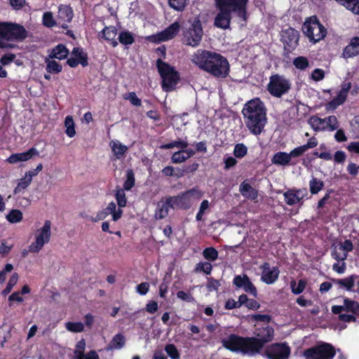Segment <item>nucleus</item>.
Instances as JSON below:
<instances>
[{
    "instance_id": "f257e3e1",
    "label": "nucleus",
    "mask_w": 359,
    "mask_h": 359,
    "mask_svg": "<svg viewBox=\"0 0 359 359\" xmlns=\"http://www.w3.org/2000/svg\"><path fill=\"white\" fill-rule=\"evenodd\" d=\"M273 335V329L267 326L257 333L259 338H244L231 334L226 339H223L222 344L226 348L230 351L254 355L259 352L265 343L272 341Z\"/></svg>"
},
{
    "instance_id": "f03ea898",
    "label": "nucleus",
    "mask_w": 359,
    "mask_h": 359,
    "mask_svg": "<svg viewBox=\"0 0 359 359\" xmlns=\"http://www.w3.org/2000/svg\"><path fill=\"white\" fill-rule=\"evenodd\" d=\"M191 60L198 68L216 78L224 79L229 75V62L219 53L198 50L191 55Z\"/></svg>"
},
{
    "instance_id": "7ed1b4c3",
    "label": "nucleus",
    "mask_w": 359,
    "mask_h": 359,
    "mask_svg": "<svg viewBox=\"0 0 359 359\" xmlns=\"http://www.w3.org/2000/svg\"><path fill=\"white\" fill-rule=\"evenodd\" d=\"M246 127L254 135L262 133L266 123V109L259 98L247 102L242 110Z\"/></svg>"
},
{
    "instance_id": "20e7f679",
    "label": "nucleus",
    "mask_w": 359,
    "mask_h": 359,
    "mask_svg": "<svg viewBox=\"0 0 359 359\" xmlns=\"http://www.w3.org/2000/svg\"><path fill=\"white\" fill-rule=\"evenodd\" d=\"M217 8L220 12L217 15L215 25L219 28L226 29L229 26L231 12H236L244 20L246 15V6L248 0L238 3L236 0H215Z\"/></svg>"
},
{
    "instance_id": "39448f33",
    "label": "nucleus",
    "mask_w": 359,
    "mask_h": 359,
    "mask_svg": "<svg viewBox=\"0 0 359 359\" xmlns=\"http://www.w3.org/2000/svg\"><path fill=\"white\" fill-rule=\"evenodd\" d=\"M27 37V31L21 25L9 22H0V48H11V40H22Z\"/></svg>"
},
{
    "instance_id": "423d86ee",
    "label": "nucleus",
    "mask_w": 359,
    "mask_h": 359,
    "mask_svg": "<svg viewBox=\"0 0 359 359\" xmlns=\"http://www.w3.org/2000/svg\"><path fill=\"white\" fill-rule=\"evenodd\" d=\"M51 237V222L46 220L34 232V241L28 246L29 252L39 253L45 245L49 243Z\"/></svg>"
},
{
    "instance_id": "0eeeda50",
    "label": "nucleus",
    "mask_w": 359,
    "mask_h": 359,
    "mask_svg": "<svg viewBox=\"0 0 359 359\" xmlns=\"http://www.w3.org/2000/svg\"><path fill=\"white\" fill-rule=\"evenodd\" d=\"M302 31L309 40L313 43L323 39L327 34L325 27L316 16H311L305 20Z\"/></svg>"
},
{
    "instance_id": "6e6552de",
    "label": "nucleus",
    "mask_w": 359,
    "mask_h": 359,
    "mask_svg": "<svg viewBox=\"0 0 359 359\" xmlns=\"http://www.w3.org/2000/svg\"><path fill=\"white\" fill-rule=\"evenodd\" d=\"M158 71L162 79V88L166 91L175 89L178 81L179 75L175 69L168 64L158 59L156 62Z\"/></svg>"
},
{
    "instance_id": "1a4fd4ad",
    "label": "nucleus",
    "mask_w": 359,
    "mask_h": 359,
    "mask_svg": "<svg viewBox=\"0 0 359 359\" xmlns=\"http://www.w3.org/2000/svg\"><path fill=\"white\" fill-rule=\"evenodd\" d=\"M203 35L201 21L196 18L191 22L190 27L184 31L183 41L187 46L196 47L200 44Z\"/></svg>"
},
{
    "instance_id": "9d476101",
    "label": "nucleus",
    "mask_w": 359,
    "mask_h": 359,
    "mask_svg": "<svg viewBox=\"0 0 359 359\" xmlns=\"http://www.w3.org/2000/svg\"><path fill=\"white\" fill-rule=\"evenodd\" d=\"M335 354L334 348L327 343L319 344L303 353L305 359H332Z\"/></svg>"
},
{
    "instance_id": "9b49d317",
    "label": "nucleus",
    "mask_w": 359,
    "mask_h": 359,
    "mask_svg": "<svg viewBox=\"0 0 359 359\" xmlns=\"http://www.w3.org/2000/svg\"><path fill=\"white\" fill-rule=\"evenodd\" d=\"M291 83L285 76L278 74L270 77L267 89L269 93L276 97H280L290 90Z\"/></svg>"
},
{
    "instance_id": "f8f14e48",
    "label": "nucleus",
    "mask_w": 359,
    "mask_h": 359,
    "mask_svg": "<svg viewBox=\"0 0 359 359\" xmlns=\"http://www.w3.org/2000/svg\"><path fill=\"white\" fill-rule=\"evenodd\" d=\"M309 123L315 131H334L339 128V121L337 118L334 116H329L321 118L316 116H313L309 118Z\"/></svg>"
},
{
    "instance_id": "ddd939ff",
    "label": "nucleus",
    "mask_w": 359,
    "mask_h": 359,
    "mask_svg": "<svg viewBox=\"0 0 359 359\" xmlns=\"http://www.w3.org/2000/svg\"><path fill=\"white\" fill-rule=\"evenodd\" d=\"M203 196V192L201 190L198 188H194L173 197L174 203L180 208L187 209L195 202L199 201Z\"/></svg>"
},
{
    "instance_id": "4468645a",
    "label": "nucleus",
    "mask_w": 359,
    "mask_h": 359,
    "mask_svg": "<svg viewBox=\"0 0 359 359\" xmlns=\"http://www.w3.org/2000/svg\"><path fill=\"white\" fill-rule=\"evenodd\" d=\"M291 348L287 343H275L268 346L264 355L268 359H289Z\"/></svg>"
},
{
    "instance_id": "2eb2a0df",
    "label": "nucleus",
    "mask_w": 359,
    "mask_h": 359,
    "mask_svg": "<svg viewBox=\"0 0 359 359\" xmlns=\"http://www.w3.org/2000/svg\"><path fill=\"white\" fill-rule=\"evenodd\" d=\"M353 249V245L350 240L336 243L332 247V257L336 260L344 261L347 258L348 253Z\"/></svg>"
},
{
    "instance_id": "dca6fc26",
    "label": "nucleus",
    "mask_w": 359,
    "mask_h": 359,
    "mask_svg": "<svg viewBox=\"0 0 359 359\" xmlns=\"http://www.w3.org/2000/svg\"><path fill=\"white\" fill-rule=\"evenodd\" d=\"M180 25L178 22H175L170 25L165 30L152 35L149 37L150 40L154 43H160L162 41H168L174 38L179 32Z\"/></svg>"
},
{
    "instance_id": "f3484780",
    "label": "nucleus",
    "mask_w": 359,
    "mask_h": 359,
    "mask_svg": "<svg viewBox=\"0 0 359 359\" xmlns=\"http://www.w3.org/2000/svg\"><path fill=\"white\" fill-rule=\"evenodd\" d=\"M261 280L266 284H273L278 278L280 271L278 267L264 263L260 266Z\"/></svg>"
},
{
    "instance_id": "a211bd4d",
    "label": "nucleus",
    "mask_w": 359,
    "mask_h": 359,
    "mask_svg": "<svg viewBox=\"0 0 359 359\" xmlns=\"http://www.w3.org/2000/svg\"><path fill=\"white\" fill-rule=\"evenodd\" d=\"M351 88V83H346L342 84L341 90L339 91L337 95L334 97L331 101L327 102L325 105L327 111H334L339 106L341 105L346 100L348 93Z\"/></svg>"
},
{
    "instance_id": "6ab92c4d",
    "label": "nucleus",
    "mask_w": 359,
    "mask_h": 359,
    "mask_svg": "<svg viewBox=\"0 0 359 359\" xmlns=\"http://www.w3.org/2000/svg\"><path fill=\"white\" fill-rule=\"evenodd\" d=\"M281 40L286 49L288 50H293L298 44L299 33L293 28H287L282 31Z\"/></svg>"
},
{
    "instance_id": "aec40b11",
    "label": "nucleus",
    "mask_w": 359,
    "mask_h": 359,
    "mask_svg": "<svg viewBox=\"0 0 359 359\" xmlns=\"http://www.w3.org/2000/svg\"><path fill=\"white\" fill-rule=\"evenodd\" d=\"M175 205L173 197H167L162 198L158 202L155 210L154 217L156 219H161L166 217L170 209Z\"/></svg>"
},
{
    "instance_id": "412c9836",
    "label": "nucleus",
    "mask_w": 359,
    "mask_h": 359,
    "mask_svg": "<svg viewBox=\"0 0 359 359\" xmlns=\"http://www.w3.org/2000/svg\"><path fill=\"white\" fill-rule=\"evenodd\" d=\"M233 283L236 287L243 288L246 292L251 294L254 297H257V289L248 276H236L233 278Z\"/></svg>"
},
{
    "instance_id": "4be33fe9",
    "label": "nucleus",
    "mask_w": 359,
    "mask_h": 359,
    "mask_svg": "<svg viewBox=\"0 0 359 359\" xmlns=\"http://www.w3.org/2000/svg\"><path fill=\"white\" fill-rule=\"evenodd\" d=\"M72 18V9L68 6L62 5L58 8L56 24L62 28H67V24L71 22Z\"/></svg>"
},
{
    "instance_id": "5701e85b",
    "label": "nucleus",
    "mask_w": 359,
    "mask_h": 359,
    "mask_svg": "<svg viewBox=\"0 0 359 359\" xmlns=\"http://www.w3.org/2000/svg\"><path fill=\"white\" fill-rule=\"evenodd\" d=\"M39 155V151L36 148L32 147L25 152L16 153L11 155L6 161L11 164H14L19 162L27 161L33 157L37 156Z\"/></svg>"
},
{
    "instance_id": "b1692460",
    "label": "nucleus",
    "mask_w": 359,
    "mask_h": 359,
    "mask_svg": "<svg viewBox=\"0 0 359 359\" xmlns=\"http://www.w3.org/2000/svg\"><path fill=\"white\" fill-rule=\"evenodd\" d=\"M307 195L306 189H290L283 194L285 203L289 205H293L299 203Z\"/></svg>"
},
{
    "instance_id": "393cba45",
    "label": "nucleus",
    "mask_w": 359,
    "mask_h": 359,
    "mask_svg": "<svg viewBox=\"0 0 359 359\" xmlns=\"http://www.w3.org/2000/svg\"><path fill=\"white\" fill-rule=\"evenodd\" d=\"M86 342L83 339L79 341L74 351V359H100L98 354L95 351H90L84 353Z\"/></svg>"
},
{
    "instance_id": "a878e982",
    "label": "nucleus",
    "mask_w": 359,
    "mask_h": 359,
    "mask_svg": "<svg viewBox=\"0 0 359 359\" xmlns=\"http://www.w3.org/2000/svg\"><path fill=\"white\" fill-rule=\"evenodd\" d=\"M359 55V37H353L343 51L344 58L353 57Z\"/></svg>"
},
{
    "instance_id": "bb28decb",
    "label": "nucleus",
    "mask_w": 359,
    "mask_h": 359,
    "mask_svg": "<svg viewBox=\"0 0 359 359\" xmlns=\"http://www.w3.org/2000/svg\"><path fill=\"white\" fill-rule=\"evenodd\" d=\"M109 147L116 159L124 158L128 150V147L118 140H111Z\"/></svg>"
},
{
    "instance_id": "cd10ccee",
    "label": "nucleus",
    "mask_w": 359,
    "mask_h": 359,
    "mask_svg": "<svg viewBox=\"0 0 359 359\" xmlns=\"http://www.w3.org/2000/svg\"><path fill=\"white\" fill-rule=\"evenodd\" d=\"M194 154V151L187 147L175 152L171 157V161L174 163H180L191 157Z\"/></svg>"
},
{
    "instance_id": "c85d7f7f",
    "label": "nucleus",
    "mask_w": 359,
    "mask_h": 359,
    "mask_svg": "<svg viewBox=\"0 0 359 359\" xmlns=\"http://www.w3.org/2000/svg\"><path fill=\"white\" fill-rule=\"evenodd\" d=\"M239 191L243 196L250 200L256 199L258 196L257 190L246 182H243L241 184Z\"/></svg>"
},
{
    "instance_id": "c756f323",
    "label": "nucleus",
    "mask_w": 359,
    "mask_h": 359,
    "mask_svg": "<svg viewBox=\"0 0 359 359\" xmlns=\"http://www.w3.org/2000/svg\"><path fill=\"white\" fill-rule=\"evenodd\" d=\"M116 29L113 26L105 27L101 32L102 37L109 41L114 47H116L118 45V42L116 40Z\"/></svg>"
},
{
    "instance_id": "7c9ffc66",
    "label": "nucleus",
    "mask_w": 359,
    "mask_h": 359,
    "mask_svg": "<svg viewBox=\"0 0 359 359\" xmlns=\"http://www.w3.org/2000/svg\"><path fill=\"white\" fill-rule=\"evenodd\" d=\"M290 161L291 158L290 154L283 151L276 153L271 158V163L273 164L283 166L288 165Z\"/></svg>"
},
{
    "instance_id": "2f4dec72",
    "label": "nucleus",
    "mask_w": 359,
    "mask_h": 359,
    "mask_svg": "<svg viewBox=\"0 0 359 359\" xmlns=\"http://www.w3.org/2000/svg\"><path fill=\"white\" fill-rule=\"evenodd\" d=\"M31 290L27 285H25L20 291H16L13 292L8 297V302L11 304L13 302L22 303L24 302L23 295L29 294Z\"/></svg>"
},
{
    "instance_id": "473e14b6",
    "label": "nucleus",
    "mask_w": 359,
    "mask_h": 359,
    "mask_svg": "<svg viewBox=\"0 0 359 359\" xmlns=\"http://www.w3.org/2000/svg\"><path fill=\"white\" fill-rule=\"evenodd\" d=\"M68 54V49L65 46L60 44L52 50L50 57L63 60L67 57Z\"/></svg>"
},
{
    "instance_id": "72a5a7b5",
    "label": "nucleus",
    "mask_w": 359,
    "mask_h": 359,
    "mask_svg": "<svg viewBox=\"0 0 359 359\" xmlns=\"http://www.w3.org/2000/svg\"><path fill=\"white\" fill-rule=\"evenodd\" d=\"M104 210L108 215H111L112 219L114 221H117L118 219H119L123 214L122 209L118 206V208H116V205L114 202L109 203Z\"/></svg>"
},
{
    "instance_id": "f704fd0d",
    "label": "nucleus",
    "mask_w": 359,
    "mask_h": 359,
    "mask_svg": "<svg viewBox=\"0 0 359 359\" xmlns=\"http://www.w3.org/2000/svg\"><path fill=\"white\" fill-rule=\"evenodd\" d=\"M65 134L70 138L74 137L76 134L75 123L72 116H67L65 119Z\"/></svg>"
},
{
    "instance_id": "c9c22d12",
    "label": "nucleus",
    "mask_w": 359,
    "mask_h": 359,
    "mask_svg": "<svg viewBox=\"0 0 359 359\" xmlns=\"http://www.w3.org/2000/svg\"><path fill=\"white\" fill-rule=\"evenodd\" d=\"M307 281L304 279H300L297 282L294 280L290 282V288L292 292L294 294H299L305 290Z\"/></svg>"
},
{
    "instance_id": "e433bc0d",
    "label": "nucleus",
    "mask_w": 359,
    "mask_h": 359,
    "mask_svg": "<svg viewBox=\"0 0 359 359\" xmlns=\"http://www.w3.org/2000/svg\"><path fill=\"white\" fill-rule=\"evenodd\" d=\"M355 14L359 15V0H336Z\"/></svg>"
},
{
    "instance_id": "4c0bfd02",
    "label": "nucleus",
    "mask_w": 359,
    "mask_h": 359,
    "mask_svg": "<svg viewBox=\"0 0 359 359\" xmlns=\"http://www.w3.org/2000/svg\"><path fill=\"white\" fill-rule=\"evenodd\" d=\"M356 278V276L353 275L343 279L337 280L336 283L340 286L345 287L347 290L352 291Z\"/></svg>"
},
{
    "instance_id": "58836bf2",
    "label": "nucleus",
    "mask_w": 359,
    "mask_h": 359,
    "mask_svg": "<svg viewBox=\"0 0 359 359\" xmlns=\"http://www.w3.org/2000/svg\"><path fill=\"white\" fill-rule=\"evenodd\" d=\"M65 327L67 331L73 333H79L84 330V324L81 322H66Z\"/></svg>"
},
{
    "instance_id": "ea45409f",
    "label": "nucleus",
    "mask_w": 359,
    "mask_h": 359,
    "mask_svg": "<svg viewBox=\"0 0 359 359\" xmlns=\"http://www.w3.org/2000/svg\"><path fill=\"white\" fill-rule=\"evenodd\" d=\"M344 303L346 311L351 312L353 314H359V304L358 302L344 298Z\"/></svg>"
},
{
    "instance_id": "a19ab883",
    "label": "nucleus",
    "mask_w": 359,
    "mask_h": 359,
    "mask_svg": "<svg viewBox=\"0 0 359 359\" xmlns=\"http://www.w3.org/2000/svg\"><path fill=\"white\" fill-rule=\"evenodd\" d=\"M125 344V338L121 334L115 335L110 344H109V349H120L123 347Z\"/></svg>"
},
{
    "instance_id": "79ce46f5",
    "label": "nucleus",
    "mask_w": 359,
    "mask_h": 359,
    "mask_svg": "<svg viewBox=\"0 0 359 359\" xmlns=\"http://www.w3.org/2000/svg\"><path fill=\"white\" fill-rule=\"evenodd\" d=\"M46 70L49 73L52 74H58L62 71V65L55 60H52L50 59L46 60Z\"/></svg>"
},
{
    "instance_id": "37998d69",
    "label": "nucleus",
    "mask_w": 359,
    "mask_h": 359,
    "mask_svg": "<svg viewBox=\"0 0 359 359\" xmlns=\"http://www.w3.org/2000/svg\"><path fill=\"white\" fill-rule=\"evenodd\" d=\"M188 147V143L187 141L183 140L182 139H179L175 141H172L170 143L163 144L161 146V149H172L174 147H177L180 149H185Z\"/></svg>"
},
{
    "instance_id": "c03bdc74",
    "label": "nucleus",
    "mask_w": 359,
    "mask_h": 359,
    "mask_svg": "<svg viewBox=\"0 0 359 359\" xmlns=\"http://www.w3.org/2000/svg\"><path fill=\"white\" fill-rule=\"evenodd\" d=\"M324 183L320 180L313 177L309 182L310 192L312 194H318L323 187Z\"/></svg>"
},
{
    "instance_id": "a18cd8bd",
    "label": "nucleus",
    "mask_w": 359,
    "mask_h": 359,
    "mask_svg": "<svg viewBox=\"0 0 359 359\" xmlns=\"http://www.w3.org/2000/svg\"><path fill=\"white\" fill-rule=\"evenodd\" d=\"M233 155L237 158H243L248 154V147L243 143L236 144L233 148Z\"/></svg>"
},
{
    "instance_id": "49530a36",
    "label": "nucleus",
    "mask_w": 359,
    "mask_h": 359,
    "mask_svg": "<svg viewBox=\"0 0 359 359\" xmlns=\"http://www.w3.org/2000/svg\"><path fill=\"white\" fill-rule=\"evenodd\" d=\"M118 40L120 43L123 45H130L134 42V36L131 32L128 31H124L119 34Z\"/></svg>"
},
{
    "instance_id": "de8ad7c7",
    "label": "nucleus",
    "mask_w": 359,
    "mask_h": 359,
    "mask_svg": "<svg viewBox=\"0 0 359 359\" xmlns=\"http://www.w3.org/2000/svg\"><path fill=\"white\" fill-rule=\"evenodd\" d=\"M22 213L19 210H12L6 215L7 220L11 223H18L22 219Z\"/></svg>"
},
{
    "instance_id": "09e8293b",
    "label": "nucleus",
    "mask_w": 359,
    "mask_h": 359,
    "mask_svg": "<svg viewBox=\"0 0 359 359\" xmlns=\"http://www.w3.org/2000/svg\"><path fill=\"white\" fill-rule=\"evenodd\" d=\"M203 256L204 258L209 262H214L218 258V252L217 250L212 247L207 248L203 251Z\"/></svg>"
},
{
    "instance_id": "8fccbe9b",
    "label": "nucleus",
    "mask_w": 359,
    "mask_h": 359,
    "mask_svg": "<svg viewBox=\"0 0 359 359\" xmlns=\"http://www.w3.org/2000/svg\"><path fill=\"white\" fill-rule=\"evenodd\" d=\"M72 56L80 60L81 65L86 66L88 65L86 54L80 48H74L72 53Z\"/></svg>"
},
{
    "instance_id": "3c124183",
    "label": "nucleus",
    "mask_w": 359,
    "mask_h": 359,
    "mask_svg": "<svg viewBox=\"0 0 359 359\" xmlns=\"http://www.w3.org/2000/svg\"><path fill=\"white\" fill-rule=\"evenodd\" d=\"M115 198L119 208L122 209L123 208L126 207L127 204V199L123 189H118L116 190L115 194Z\"/></svg>"
},
{
    "instance_id": "603ef678",
    "label": "nucleus",
    "mask_w": 359,
    "mask_h": 359,
    "mask_svg": "<svg viewBox=\"0 0 359 359\" xmlns=\"http://www.w3.org/2000/svg\"><path fill=\"white\" fill-rule=\"evenodd\" d=\"M293 65L295 66L296 68L301 70H304L309 67V60L306 57L300 56L294 59Z\"/></svg>"
},
{
    "instance_id": "864d4df0",
    "label": "nucleus",
    "mask_w": 359,
    "mask_h": 359,
    "mask_svg": "<svg viewBox=\"0 0 359 359\" xmlns=\"http://www.w3.org/2000/svg\"><path fill=\"white\" fill-rule=\"evenodd\" d=\"M31 181L25 175L24 177L20 179L18 182L17 187L14 189V194H17L20 193L24 189H25L30 184Z\"/></svg>"
},
{
    "instance_id": "5fc2aeb1",
    "label": "nucleus",
    "mask_w": 359,
    "mask_h": 359,
    "mask_svg": "<svg viewBox=\"0 0 359 359\" xmlns=\"http://www.w3.org/2000/svg\"><path fill=\"white\" fill-rule=\"evenodd\" d=\"M165 351L171 359H180V353L174 344H170L166 345Z\"/></svg>"
},
{
    "instance_id": "6e6d98bb",
    "label": "nucleus",
    "mask_w": 359,
    "mask_h": 359,
    "mask_svg": "<svg viewBox=\"0 0 359 359\" xmlns=\"http://www.w3.org/2000/svg\"><path fill=\"white\" fill-rule=\"evenodd\" d=\"M209 201L208 200H203L200 205L198 212L196 216V219L198 221L202 220L204 214L209 210Z\"/></svg>"
},
{
    "instance_id": "4d7b16f0",
    "label": "nucleus",
    "mask_w": 359,
    "mask_h": 359,
    "mask_svg": "<svg viewBox=\"0 0 359 359\" xmlns=\"http://www.w3.org/2000/svg\"><path fill=\"white\" fill-rule=\"evenodd\" d=\"M223 162L224 164V168L225 170H229L230 168H233L238 163L235 156L233 157L229 155H225L224 156Z\"/></svg>"
},
{
    "instance_id": "13d9d810",
    "label": "nucleus",
    "mask_w": 359,
    "mask_h": 359,
    "mask_svg": "<svg viewBox=\"0 0 359 359\" xmlns=\"http://www.w3.org/2000/svg\"><path fill=\"white\" fill-rule=\"evenodd\" d=\"M187 0H168V4L170 7L176 11H182L186 4Z\"/></svg>"
},
{
    "instance_id": "bf43d9fd",
    "label": "nucleus",
    "mask_w": 359,
    "mask_h": 359,
    "mask_svg": "<svg viewBox=\"0 0 359 359\" xmlns=\"http://www.w3.org/2000/svg\"><path fill=\"white\" fill-rule=\"evenodd\" d=\"M135 184L134 174L132 170L127 172V179L123 184V190H130Z\"/></svg>"
},
{
    "instance_id": "052dcab7",
    "label": "nucleus",
    "mask_w": 359,
    "mask_h": 359,
    "mask_svg": "<svg viewBox=\"0 0 359 359\" xmlns=\"http://www.w3.org/2000/svg\"><path fill=\"white\" fill-rule=\"evenodd\" d=\"M43 25L48 27H51L53 25H56V20H53V17L51 13L47 12L43 14Z\"/></svg>"
},
{
    "instance_id": "680f3d73",
    "label": "nucleus",
    "mask_w": 359,
    "mask_h": 359,
    "mask_svg": "<svg viewBox=\"0 0 359 359\" xmlns=\"http://www.w3.org/2000/svg\"><path fill=\"white\" fill-rule=\"evenodd\" d=\"M212 269V265L209 262H201L196 266V271H203L205 274H210Z\"/></svg>"
},
{
    "instance_id": "e2e57ef3",
    "label": "nucleus",
    "mask_w": 359,
    "mask_h": 359,
    "mask_svg": "<svg viewBox=\"0 0 359 359\" xmlns=\"http://www.w3.org/2000/svg\"><path fill=\"white\" fill-rule=\"evenodd\" d=\"M311 78L315 81H322L325 78V72L322 69H315L311 75Z\"/></svg>"
},
{
    "instance_id": "0e129e2a",
    "label": "nucleus",
    "mask_w": 359,
    "mask_h": 359,
    "mask_svg": "<svg viewBox=\"0 0 359 359\" xmlns=\"http://www.w3.org/2000/svg\"><path fill=\"white\" fill-rule=\"evenodd\" d=\"M13 269V266L11 264H6L4 269L0 271V283H2L5 281L7 273L12 271Z\"/></svg>"
},
{
    "instance_id": "69168bd1",
    "label": "nucleus",
    "mask_w": 359,
    "mask_h": 359,
    "mask_svg": "<svg viewBox=\"0 0 359 359\" xmlns=\"http://www.w3.org/2000/svg\"><path fill=\"white\" fill-rule=\"evenodd\" d=\"M125 99L128 100L130 103L135 106H140L142 102L141 100L137 97L136 94L133 92L130 93L128 95L124 97Z\"/></svg>"
},
{
    "instance_id": "338daca9",
    "label": "nucleus",
    "mask_w": 359,
    "mask_h": 359,
    "mask_svg": "<svg viewBox=\"0 0 359 359\" xmlns=\"http://www.w3.org/2000/svg\"><path fill=\"white\" fill-rule=\"evenodd\" d=\"M305 148L303 147V145L297 147L292 149L289 154L290 156V158H295L299 157L303 155L306 152Z\"/></svg>"
},
{
    "instance_id": "774afa93",
    "label": "nucleus",
    "mask_w": 359,
    "mask_h": 359,
    "mask_svg": "<svg viewBox=\"0 0 359 359\" xmlns=\"http://www.w3.org/2000/svg\"><path fill=\"white\" fill-rule=\"evenodd\" d=\"M149 290V284L148 283H142L136 287V291L141 295H145Z\"/></svg>"
}]
</instances>
